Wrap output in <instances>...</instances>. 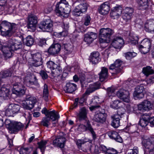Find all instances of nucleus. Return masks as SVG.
Here are the masks:
<instances>
[{
	"label": "nucleus",
	"mask_w": 154,
	"mask_h": 154,
	"mask_svg": "<svg viewBox=\"0 0 154 154\" xmlns=\"http://www.w3.org/2000/svg\"><path fill=\"white\" fill-rule=\"evenodd\" d=\"M149 118H146L144 117L141 119L139 122V124L142 127H144L146 126L149 122Z\"/></svg>",
	"instance_id": "obj_46"
},
{
	"label": "nucleus",
	"mask_w": 154,
	"mask_h": 154,
	"mask_svg": "<svg viewBox=\"0 0 154 154\" xmlns=\"http://www.w3.org/2000/svg\"><path fill=\"white\" fill-rule=\"evenodd\" d=\"M74 15H77V16H80V10L79 9V7L77 6L74 10Z\"/></svg>",
	"instance_id": "obj_58"
},
{
	"label": "nucleus",
	"mask_w": 154,
	"mask_h": 154,
	"mask_svg": "<svg viewBox=\"0 0 154 154\" xmlns=\"http://www.w3.org/2000/svg\"><path fill=\"white\" fill-rule=\"evenodd\" d=\"M114 33V31L109 28H102L99 32V41L100 43H109L112 35Z\"/></svg>",
	"instance_id": "obj_3"
},
{
	"label": "nucleus",
	"mask_w": 154,
	"mask_h": 154,
	"mask_svg": "<svg viewBox=\"0 0 154 154\" xmlns=\"http://www.w3.org/2000/svg\"><path fill=\"white\" fill-rule=\"evenodd\" d=\"M65 142V138L62 136H58L56 137L53 140V144L55 146H57L61 148H63L64 146Z\"/></svg>",
	"instance_id": "obj_19"
},
{
	"label": "nucleus",
	"mask_w": 154,
	"mask_h": 154,
	"mask_svg": "<svg viewBox=\"0 0 154 154\" xmlns=\"http://www.w3.org/2000/svg\"><path fill=\"white\" fill-rule=\"evenodd\" d=\"M47 143L46 141H41L38 143V148L41 150L44 149L45 148V145Z\"/></svg>",
	"instance_id": "obj_51"
},
{
	"label": "nucleus",
	"mask_w": 154,
	"mask_h": 154,
	"mask_svg": "<svg viewBox=\"0 0 154 154\" xmlns=\"http://www.w3.org/2000/svg\"><path fill=\"white\" fill-rule=\"evenodd\" d=\"M40 74L42 79H47L48 77V75L46 72L43 70H41L40 72Z\"/></svg>",
	"instance_id": "obj_56"
},
{
	"label": "nucleus",
	"mask_w": 154,
	"mask_h": 154,
	"mask_svg": "<svg viewBox=\"0 0 154 154\" xmlns=\"http://www.w3.org/2000/svg\"><path fill=\"white\" fill-rule=\"evenodd\" d=\"M138 3L140 6L143 7V9H146L148 7V0H138Z\"/></svg>",
	"instance_id": "obj_41"
},
{
	"label": "nucleus",
	"mask_w": 154,
	"mask_h": 154,
	"mask_svg": "<svg viewBox=\"0 0 154 154\" xmlns=\"http://www.w3.org/2000/svg\"><path fill=\"white\" fill-rule=\"evenodd\" d=\"M123 11L125 13L132 14L134 12V10L132 8L127 7L123 10Z\"/></svg>",
	"instance_id": "obj_54"
},
{
	"label": "nucleus",
	"mask_w": 154,
	"mask_h": 154,
	"mask_svg": "<svg viewBox=\"0 0 154 154\" xmlns=\"http://www.w3.org/2000/svg\"><path fill=\"white\" fill-rule=\"evenodd\" d=\"M46 43V41L45 39L44 38L40 39L38 42V45L40 46H42L45 45Z\"/></svg>",
	"instance_id": "obj_63"
},
{
	"label": "nucleus",
	"mask_w": 154,
	"mask_h": 154,
	"mask_svg": "<svg viewBox=\"0 0 154 154\" xmlns=\"http://www.w3.org/2000/svg\"><path fill=\"white\" fill-rule=\"evenodd\" d=\"M131 15L132 14H127V13H125L124 12H123L122 17L124 20L127 22L128 20L131 19Z\"/></svg>",
	"instance_id": "obj_52"
},
{
	"label": "nucleus",
	"mask_w": 154,
	"mask_h": 154,
	"mask_svg": "<svg viewBox=\"0 0 154 154\" xmlns=\"http://www.w3.org/2000/svg\"><path fill=\"white\" fill-rule=\"evenodd\" d=\"M47 65L48 68L50 69L51 70H55L54 71H51V73L54 77H55L59 74L60 73H58V72L59 73L62 72V70L59 69V66L52 61H49L47 63Z\"/></svg>",
	"instance_id": "obj_11"
},
{
	"label": "nucleus",
	"mask_w": 154,
	"mask_h": 154,
	"mask_svg": "<svg viewBox=\"0 0 154 154\" xmlns=\"http://www.w3.org/2000/svg\"><path fill=\"white\" fill-rule=\"evenodd\" d=\"M61 49V45L58 43L52 44L48 49V52L51 54H57Z\"/></svg>",
	"instance_id": "obj_18"
},
{
	"label": "nucleus",
	"mask_w": 154,
	"mask_h": 154,
	"mask_svg": "<svg viewBox=\"0 0 154 154\" xmlns=\"http://www.w3.org/2000/svg\"><path fill=\"white\" fill-rule=\"evenodd\" d=\"M10 109V106H9L5 111V114L6 115L9 117L13 116V115L14 114L12 110V109Z\"/></svg>",
	"instance_id": "obj_53"
},
{
	"label": "nucleus",
	"mask_w": 154,
	"mask_h": 154,
	"mask_svg": "<svg viewBox=\"0 0 154 154\" xmlns=\"http://www.w3.org/2000/svg\"><path fill=\"white\" fill-rule=\"evenodd\" d=\"M72 45L69 44H65L64 46V51L66 54L70 53L73 50Z\"/></svg>",
	"instance_id": "obj_44"
},
{
	"label": "nucleus",
	"mask_w": 154,
	"mask_h": 154,
	"mask_svg": "<svg viewBox=\"0 0 154 154\" xmlns=\"http://www.w3.org/2000/svg\"><path fill=\"white\" fill-rule=\"evenodd\" d=\"M112 122L111 125L115 128H117L120 126V118L121 117L118 115H114L111 116Z\"/></svg>",
	"instance_id": "obj_29"
},
{
	"label": "nucleus",
	"mask_w": 154,
	"mask_h": 154,
	"mask_svg": "<svg viewBox=\"0 0 154 154\" xmlns=\"http://www.w3.org/2000/svg\"><path fill=\"white\" fill-rule=\"evenodd\" d=\"M121 103L120 100H115L110 103V106L113 109H117Z\"/></svg>",
	"instance_id": "obj_43"
},
{
	"label": "nucleus",
	"mask_w": 154,
	"mask_h": 154,
	"mask_svg": "<svg viewBox=\"0 0 154 154\" xmlns=\"http://www.w3.org/2000/svg\"><path fill=\"white\" fill-rule=\"evenodd\" d=\"M71 11L70 6L66 0H61L56 6L55 11L59 15L68 14Z\"/></svg>",
	"instance_id": "obj_4"
},
{
	"label": "nucleus",
	"mask_w": 154,
	"mask_h": 154,
	"mask_svg": "<svg viewBox=\"0 0 154 154\" xmlns=\"http://www.w3.org/2000/svg\"><path fill=\"white\" fill-rule=\"evenodd\" d=\"M138 148L136 147H134L131 151L128 152V154H138Z\"/></svg>",
	"instance_id": "obj_59"
},
{
	"label": "nucleus",
	"mask_w": 154,
	"mask_h": 154,
	"mask_svg": "<svg viewBox=\"0 0 154 154\" xmlns=\"http://www.w3.org/2000/svg\"><path fill=\"white\" fill-rule=\"evenodd\" d=\"M76 85L72 83L68 82L66 83L64 88V90L66 93H71L74 91L76 89Z\"/></svg>",
	"instance_id": "obj_26"
},
{
	"label": "nucleus",
	"mask_w": 154,
	"mask_h": 154,
	"mask_svg": "<svg viewBox=\"0 0 154 154\" xmlns=\"http://www.w3.org/2000/svg\"><path fill=\"white\" fill-rule=\"evenodd\" d=\"M110 10L109 4L107 2H105L100 6L99 11L101 14L105 15L108 14Z\"/></svg>",
	"instance_id": "obj_24"
},
{
	"label": "nucleus",
	"mask_w": 154,
	"mask_h": 154,
	"mask_svg": "<svg viewBox=\"0 0 154 154\" xmlns=\"http://www.w3.org/2000/svg\"><path fill=\"white\" fill-rule=\"evenodd\" d=\"M12 91L13 94L17 95H22L25 93L26 88L20 83L16 82L13 85Z\"/></svg>",
	"instance_id": "obj_8"
},
{
	"label": "nucleus",
	"mask_w": 154,
	"mask_h": 154,
	"mask_svg": "<svg viewBox=\"0 0 154 154\" xmlns=\"http://www.w3.org/2000/svg\"><path fill=\"white\" fill-rule=\"evenodd\" d=\"M87 99V90L85 91V93L83 95L82 97L79 100L78 98H75V101L73 105L70 108V109H73L76 108L78 106V102L80 105L83 106L84 105V103L86 104L85 101Z\"/></svg>",
	"instance_id": "obj_20"
},
{
	"label": "nucleus",
	"mask_w": 154,
	"mask_h": 154,
	"mask_svg": "<svg viewBox=\"0 0 154 154\" xmlns=\"http://www.w3.org/2000/svg\"><path fill=\"white\" fill-rule=\"evenodd\" d=\"M129 95L128 91L123 89H120L116 93V95L118 97L122 99L124 102L127 103L130 101Z\"/></svg>",
	"instance_id": "obj_14"
},
{
	"label": "nucleus",
	"mask_w": 154,
	"mask_h": 154,
	"mask_svg": "<svg viewBox=\"0 0 154 154\" xmlns=\"http://www.w3.org/2000/svg\"><path fill=\"white\" fill-rule=\"evenodd\" d=\"M10 109H12L14 114L19 112L20 108V106L18 105L12 103L9 105Z\"/></svg>",
	"instance_id": "obj_38"
},
{
	"label": "nucleus",
	"mask_w": 154,
	"mask_h": 154,
	"mask_svg": "<svg viewBox=\"0 0 154 154\" xmlns=\"http://www.w3.org/2000/svg\"><path fill=\"white\" fill-rule=\"evenodd\" d=\"M100 84L99 83H95L89 85L87 89V94L91 93L95 90L99 88Z\"/></svg>",
	"instance_id": "obj_30"
},
{
	"label": "nucleus",
	"mask_w": 154,
	"mask_h": 154,
	"mask_svg": "<svg viewBox=\"0 0 154 154\" xmlns=\"http://www.w3.org/2000/svg\"><path fill=\"white\" fill-rule=\"evenodd\" d=\"M79 129L81 131H85L87 129V127L85 125L81 124L79 125Z\"/></svg>",
	"instance_id": "obj_64"
},
{
	"label": "nucleus",
	"mask_w": 154,
	"mask_h": 154,
	"mask_svg": "<svg viewBox=\"0 0 154 154\" xmlns=\"http://www.w3.org/2000/svg\"><path fill=\"white\" fill-rule=\"evenodd\" d=\"M153 104L149 101L144 100L138 105V109L139 110L148 111L152 109Z\"/></svg>",
	"instance_id": "obj_13"
},
{
	"label": "nucleus",
	"mask_w": 154,
	"mask_h": 154,
	"mask_svg": "<svg viewBox=\"0 0 154 154\" xmlns=\"http://www.w3.org/2000/svg\"><path fill=\"white\" fill-rule=\"evenodd\" d=\"M107 153L108 154H116L117 151L113 148L108 149Z\"/></svg>",
	"instance_id": "obj_62"
},
{
	"label": "nucleus",
	"mask_w": 154,
	"mask_h": 154,
	"mask_svg": "<svg viewBox=\"0 0 154 154\" xmlns=\"http://www.w3.org/2000/svg\"><path fill=\"white\" fill-rule=\"evenodd\" d=\"M139 38L138 36L133 35L130 37L129 42L133 45H136L138 43Z\"/></svg>",
	"instance_id": "obj_47"
},
{
	"label": "nucleus",
	"mask_w": 154,
	"mask_h": 154,
	"mask_svg": "<svg viewBox=\"0 0 154 154\" xmlns=\"http://www.w3.org/2000/svg\"><path fill=\"white\" fill-rule=\"evenodd\" d=\"M77 116L80 121L86 120L87 118V109L85 107L80 108Z\"/></svg>",
	"instance_id": "obj_28"
},
{
	"label": "nucleus",
	"mask_w": 154,
	"mask_h": 154,
	"mask_svg": "<svg viewBox=\"0 0 154 154\" xmlns=\"http://www.w3.org/2000/svg\"><path fill=\"white\" fill-rule=\"evenodd\" d=\"M125 109L123 107H121L118 109L117 113L115 115H118L121 116V115H122L125 113Z\"/></svg>",
	"instance_id": "obj_55"
},
{
	"label": "nucleus",
	"mask_w": 154,
	"mask_h": 154,
	"mask_svg": "<svg viewBox=\"0 0 154 154\" xmlns=\"http://www.w3.org/2000/svg\"><path fill=\"white\" fill-rule=\"evenodd\" d=\"M33 59L32 64L35 67H38L42 64V55L39 53L31 54Z\"/></svg>",
	"instance_id": "obj_16"
},
{
	"label": "nucleus",
	"mask_w": 154,
	"mask_h": 154,
	"mask_svg": "<svg viewBox=\"0 0 154 154\" xmlns=\"http://www.w3.org/2000/svg\"><path fill=\"white\" fill-rule=\"evenodd\" d=\"M26 101L29 102L30 103H32L33 106L36 101V99L35 97L30 95H28L26 97Z\"/></svg>",
	"instance_id": "obj_45"
},
{
	"label": "nucleus",
	"mask_w": 154,
	"mask_h": 154,
	"mask_svg": "<svg viewBox=\"0 0 154 154\" xmlns=\"http://www.w3.org/2000/svg\"><path fill=\"white\" fill-rule=\"evenodd\" d=\"M86 142V141L84 140H78L76 141V144L78 146L81 147L82 145L84 144Z\"/></svg>",
	"instance_id": "obj_60"
},
{
	"label": "nucleus",
	"mask_w": 154,
	"mask_h": 154,
	"mask_svg": "<svg viewBox=\"0 0 154 154\" xmlns=\"http://www.w3.org/2000/svg\"><path fill=\"white\" fill-rule=\"evenodd\" d=\"M60 118L59 115H54V116H46L43 117L41 122V125L44 126L48 128L50 125V120L52 121H56L58 119Z\"/></svg>",
	"instance_id": "obj_10"
},
{
	"label": "nucleus",
	"mask_w": 154,
	"mask_h": 154,
	"mask_svg": "<svg viewBox=\"0 0 154 154\" xmlns=\"http://www.w3.org/2000/svg\"><path fill=\"white\" fill-rule=\"evenodd\" d=\"M99 75L100 81L101 82L104 81L108 77V69L105 67H103Z\"/></svg>",
	"instance_id": "obj_27"
},
{
	"label": "nucleus",
	"mask_w": 154,
	"mask_h": 154,
	"mask_svg": "<svg viewBox=\"0 0 154 154\" xmlns=\"http://www.w3.org/2000/svg\"><path fill=\"white\" fill-rule=\"evenodd\" d=\"M138 48L141 53L143 54L148 53L150 50V48L144 46L142 47L141 45L138 46Z\"/></svg>",
	"instance_id": "obj_49"
},
{
	"label": "nucleus",
	"mask_w": 154,
	"mask_h": 154,
	"mask_svg": "<svg viewBox=\"0 0 154 154\" xmlns=\"http://www.w3.org/2000/svg\"><path fill=\"white\" fill-rule=\"evenodd\" d=\"M18 26L14 23H11L6 21H3L0 24V31L1 35L5 36H10L15 32Z\"/></svg>",
	"instance_id": "obj_2"
},
{
	"label": "nucleus",
	"mask_w": 154,
	"mask_h": 154,
	"mask_svg": "<svg viewBox=\"0 0 154 154\" xmlns=\"http://www.w3.org/2000/svg\"><path fill=\"white\" fill-rule=\"evenodd\" d=\"M32 104V103L30 104L29 102L26 101L22 103V106L24 109L31 110L34 107V106Z\"/></svg>",
	"instance_id": "obj_48"
},
{
	"label": "nucleus",
	"mask_w": 154,
	"mask_h": 154,
	"mask_svg": "<svg viewBox=\"0 0 154 154\" xmlns=\"http://www.w3.org/2000/svg\"><path fill=\"white\" fill-rule=\"evenodd\" d=\"M102 112L100 110L97 111L94 115L93 119L96 122L103 124L106 121L107 114L104 110Z\"/></svg>",
	"instance_id": "obj_9"
},
{
	"label": "nucleus",
	"mask_w": 154,
	"mask_h": 154,
	"mask_svg": "<svg viewBox=\"0 0 154 154\" xmlns=\"http://www.w3.org/2000/svg\"><path fill=\"white\" fill-rule=\"evenodd\" d=\"M100 54L97 51H94L91 54L89 57L90 62L93 64H96L100 61Z\"/></svg>",
	"instance_id": "obj_22"
},
{
	"label": "nucleus",
	"mask_w": 154,
	"mask_h": 154,
	"mask_svg": "<svg viewBox=\"0 0 154 154\" xmlns=\"http://www.w3.org/2000/svg\"><path fill=\"white\" fill-rule=\"evenodd\" d=\"M49 92L48 85L45 84L44 85L43 97L46 101L48 100Z\"/></svg>",
	"instance_id": "obj_37"
},
{
	"label": "nucleus",
	"mask_w": 154,
	"mask_h": 154,
	"mask_svg": "<svg viewBox=\"0 0 154 154\" xmlns=\"http://www.w3.org/2000/svg\"><path fill=\"white\" fill-rule=\"evenodd\" d=\"M97 35L92 32H88L87 34V43H90L96 38Z\"/></svg>",
	"instance_id": "obj_36"
},
{
	"label": "nucleus",
	"mask_w": 154,
	"mask_h": 154,
	"mask_svg": "<svg viewBox=\"0 0 154 154\" xmlns=\"http://www.w3.org/2000/svg\"><path fill=\"white\" fill-rule=\"evenodd\" d=\"M32 147H22L19 150L20 154H29L32 150Z\"/></svg>",
	"instance_id": "obj_35"
},
{
	"label": "nucleus",
	"mask_w": 154,
	"mask_h": 154,
	"mask_svg": "<svg viewBox=\"0 0 154 154\" xmlns=\"http://www.w3.org/2000/svg\"><path fill=\"white\" fill-rule=\"evenodd\" d=\"M123 62L120 59L116 60L113 64H111L109 67L110 69L112 70L114 72L112 73L113 75H117L122 72L123 67L122 65Z\"/></svg>",
	"instance_id": "obj_6"
},
{
	"label": "nucleus",
	"mask_w": 154,
	"mask_h": 154,
	"mask_svg": "<svg viewBox=\"0 0 154 154\" xmlns=\"http://www.w3.org/2000/svg\"><path fill=\"white\" fill-rule=\"evenodd\" d=\"M5 0H0V11H2L4 9V6L5 5Z\"/></svg>",
	"instance_id": "obj_61"
},
{
	"label": "nucleus",
	"mask_w": 154,
	"mask_h": 154,
	"mask_svg": "<svg viewBox=\"0 0 154 154\" xmlns=\"http://www.w3.org/2000/svg\"><path fill=\"white\" fill-rule=\"evenodd\" d=\"M24 43L27 46L32 45L34 43V40L31 36L29 35L25 39Z\"/></svg>",
	"instance_id": "obj_40"
},
{
	"label": "nucleus",
	"mask_w": 154,
	"mask_h": 154,
	"mask_svg": "<svg viewBox=\"0 0 154 154\" xmlns=\"http://www.w3.org/2000/svg\"><path fill=\"white\" fill-rule=\"evenodd\" d=\"M107 134L110 138L114 139L117 142L122 143L123 141L122 138L116 131H109L107 132Z\"/></svg>",
	"instance_id": "obj_23"
},
{
	"label": "nucleus",
	"mask_w": 154,
	"mask_h": 154,
	"mask_svg": "<svg viewBox=\"0 0 154 154\" xmlns=\"http://www.w3.org/2000/svg\"><path fill=\"white\" fill-rule=\"evenodd\" d=\"M142 143L145 148L149 149V154H154V137L143 139Z\"/></svg>",
	"instance_id": "obj_5"
},
{
	"label": "nucleus",
	"mask_w": 154,
	"mask_h": 154,
	"mask_svg": "<svg viewBox=\"0 0 154 154\" xmlns=\"http://www.w3.org/2000/svg\"><path fill=\"white\" fill-rule=\"evenodd\" d=\"M87 131L88 133L91 135L93 140H95L97 138V135L90 122L88 121Z\"/></svg>",
	"instance_id": "obj_31"
},
{
	"label": "nucleus",
	"mask_w": 154,
	"mask_h": 154,
	"mask_svg": "<svg viewBox=\"0 0 154 154\" xmlns=\"http://www.w3.org/2000/svg\"><path fill=\"white\" fill-rule=\"evenodd\" d=\"M37 23V18L36 16L29 15L28 17L27 28L32 31L35 29V26Z\"/></svg>",
	"instance_id": "obj_12"
},
{
	"label": "nucleus",
	"mask_w": 154,
	"mask_h": 154,
	"mask_svg": "<svg viewBox=\"0 0 154 154\" xmlns=\"http://www.w3.org/2000/svg\"><path fill=\"white\" fill-rule=\"evenodd\" d=\"M42 114H45V116H54V115H58V113L55 110H53L51 111H50L47 109L45 108H44L42 111Z\"/></svg>",
	"instance_id": "obj_33"
},
{
	"label": "nucleus",
	"mask_w": 154,
	"mask_h": 154,
	"mask_svg": "<svg viewBox=\"0 0 154 154\" xmlns=\"http://www.w3.org/2000/svg\"><path fill=\"white\" fill-rule=\"evenodd\" d=\"M122 8L120 6L115 7L112 9L110 12L111 17L113 19L118 18L122 14Z\"/></svg>",
	"instance_id": "obj_21"
},
{
	"label": "nucleus",
	"mask_w": 154,
	"mask_h": 154,
	"mask_svg": "<svg viewBox=\"0 0 154 154\" xmlns=\"http://www.w3.org/2000/svg\"><path fill=\"white\" fill-rule=\"evenodd\" d=\"M125 57L127 59L129 60L137 55V54L135 52H128L125 54Z\"/></svg>",
	"instance_id": "obj_50"
},
{
	"label": "nucleus",
	"mask_w": 154,
	"mask_h": 154,
	"mask_svg": "<svg viewBox=\"0 0 154 154\" xmlns=\"http://www.w3.org/2000/svg\"><path fill=\"white\" fill-rule=\"evenodd\" d=\"M107 93L109 97L114 95V89L113 88H109L108 89Z\"/></svg>",
	"instance_id": "obj_57"
},
{
	"label": "nucleus",
	"mask_w": 154,
	"mask_h": 154,
	"mask_svg": "<svg viewBox=\"0 0 154 154\" xmlns=\"http://www.w3.org/2000/svg\"><path fill=\"white\" fill-rule=\"evenodd\" d=\"M53 24L50 19L45 20L41 22L38 28L44 32H49L52 29Z\"/></svg>",
	"instance_id": "obj_7"
},
{
	"label": "nucleus",
	"mask_w": 154,
	"mask_h": 154,
	"mask_svg": "<svg viewBox=\"0 0 154 154\" xmlns=\"http://www.w3.org/2000/svg\"><path fill=\"white\" fill-rule=\"evenodd\" d=\"M12 74V72L11 69L2 71L0 72V81L2 79L10 77L11 75Z\"/></svg>",
	"instance_id": "obj_32"
},
{
	"label": "nucleus",
	"mask_w": 154,
	"mask_h": 154,
	"mask_svg": "<svg viewBox=\"0 0 154 154\" xmlns=\"http://www.w3.org/2000/svg\"><path fill=\"white\" fill-rule=\"evenodd\" d=\"M7 45L4 46L2 49L3 56L5 60H7L11 57V51H16L22 48L21 42L14 38H10L6 42Z\"/></svg>",
	"instance_id": "obj_1"
},
{
	"label": "nucleus",
	"mask_w": 154,
	"mask_h": 154,
	"mask_svg": "<svg viewBox=\"0 0 154 154\" xmlns=\"http://www.w3.org/2000/svg\"><path fill=\"white\" fill-rule=\"evenodd\" d=\"M124 44V40L121 37H117L114 38L112 42L111 45L116 49L121 48Z\"/></svg>",
	"instance_id": "obj_15"
},
{
	"label": "nucleus",
	"mask_w": 154,
	"mask_h": 154,
	"mask_svg": "<svg viewBox=\"0 0 154 154\" xmlns=\"http://www.w3.org/2000/svg\"><path fill=\"white\" fill-rule=\"evenodd\" d=\"M145 91V89L143 86L140 85L137 86L135 88L133 94L134 97L138 99L143 98L144 96V92Z\"/></svg>",
	"instance_id": "obj_17"
},
{
	"label": "nucleus",
	"mask_w": 154,
	"mask_h": 154,
	"mask_svg": "<svg viewBox=\"0 0 154 154\" xmlns=\"http://www.w3.org/2000/svg\"><path fill=\"white\" fill-rule=\"evenodd\" d=\"M142 71L143 73L146 76L154 73L153 70L152 69V67L149 66L143 68Z\"/></svg>",
	"instance_id": "obj_39"
},
{
	"label": "nucleus",
	"mask_w": 154,
	"mask_h": 154,
	"mask_svg": "<svg viewBox=\"0 0 154 154\" xmlns=\"http://www.w3.org/2000/svg\"><path fill=\"white\" fill-rule=\"evenodd\" d=\"M140 45L142 47L144 46L150 48L151 46V42L148 39H144L142 41Z\"/></svg>",
	"instance_id": "obj_42"
},
{
	"label": "nucleus",
	"mask_w": 154,
	"mask_h": 154,
	"mask_svg": "<svg viewBox=\"0 0 154 154\" xmlns=\"http://www.w3.org/2000/svg\"><path fill=\"white\" fill-rule=\"evenodd\" d=\"M144 29L147 32H154V20H148L145 24Z\"/></svg>",
	"instance_id": "obj_25"
},
{
	"label": "nucleus",
	"mask_w": 154,
	"mask_h": 154,
	"mask_svg": "<svg viewBox=\"0 0 154 154\" xmlns=\"http://www.w3.org/2000/svg\"><path fill=\"white\" fill-rule=\"evenodd\" d=\"M23 127V125L20 122H14L11 126L12 130L16 131L20 130Z\"/></svg>",
	"instance_id": "obj_34"
}]
</instances>
